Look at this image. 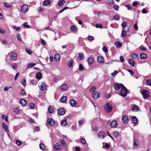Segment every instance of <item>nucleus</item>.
<instances>
[{
  "label": "nucleus",
  "mask_w": 151,
  "mask_h": 151,
  "mask_svg": "<svg viewBox=\"0 0 151 151\" xmlns=\"http://www.w3.org/2000/svg\"><path fill=\"white\" fill-rule=\"evenodd\" d=\"M127 90L124 86L122 88L119 93V95L123 97H125L127 95Z\"/></svg>",
  "instance_id": "1"
},
{
  "label": "nucleus",
  "mask_w": 151,
  "mask_h": 151,
  "mask_svg": "<svg viewBox=\"0 0 151 151\" xmlns=\"http://www.w3.org/2000/svg\"><path fill=\"white\" fill-rule=\"evenodd\" d=\"M104 108L106 113H109L112 110V106L110 104L107 103L105 104Z\"/></svg>",
  "instance_id": "2"
},
{
  "label": "nucleus",
  "mask_w": 151,
  "mask_h": 151,
  "mask_svg": "<svg viewBox=\"0 0 151 151\" xmlns=\"http://www.w3.org/2000/svg\"><path fill=\"white\" fill-rule=\"evenodd\" d=\"M47 122L51 126H54L55 125V120L51 118H49L47 119Z\"/></svg>",
  "instance_id": "3"
},
{
  "label": "nucleus",
  "mask_w": 151,
  "mask_h": 151,
  "mask_svg": "<svg viewBox=\"0 0 151 151\" xmlns=\"http://www.w3.org/2000/svg\"><path fill=\"white\" fill-rule=\"evenodd\" d=\"M142 94L144 99H147L149 97V93L147 90H144L143 91Z\"/></svg>",
  "instance_id": "4"
},
{
  "label": "nucleus",
  "mask_w": 151,
  "mask_h": 151,
  "mask_svg": "<svg viewBox=\"0 0 151 151\" xmlns=\"http://www.w3.org/2000/svg\"><path fill=\"white\" fill-rule=\"evenodd\" d=\"M114 88L116 90H119L120 88H122L124 86L122 83H114Z\"/></svg>",
  "instance_id": "5"
},
{
  "label": "nucleus",
  "mask_w": 151,
  "mask_h": 151,
  "mask_svg": "<svg viewBox=\"0 0 151 151\" xmlns=\"http://www.w3.org/2000/svg\"><path fill=\"white\" fill-rule=\"evenodd\" d=\"M28 9V6L26 5H23L21 6V12L23 13L26 12Z\"/></svg>",
  "instance_id": "6"
},
{
  "label": "nucleus",
  "mask_w": 151,
  "mask_h": 151,
  "mask_svg": "<svg viewBox=\"0 0 151 151\" xmlns=\"http://www.w3.org/2000/svg\"><path fill=\"white\" fill-rule=\"evenodd\" d=\"M117 121L115 120L112 121L110 123L111 126L112 128H116L117 127Z\"/></svg>",
  "instance_id": "7"
},
{
  "label": "nucleus",
  "mask_w": 151,
  "mask_h": 151,
  "mask_svg": "<svg viewBox=\"0 0 151 151\" xmlns=\"http://www.w3.org/2000/svg\"><path fill=\"white\" fill-rule=\"evenodd\" d=\"M58 113L61 115H63L65 112V109L63 108H61L59 109L58 110Z\"/></svg>",
  "instance_id": "8"
},
{
  "label": "nucleus",
  "mask_w": 151,
  "mask_h": 151,
  "mask_svg": "<svg viewBox=\"0 0 151 151\" xmlns=\"http://www.w3.org/2000/svg\"><path fill=\"white\" fill-rule=\"evenodd\" d=\"M68 88V85L65 84H64L61 86L60 87V89L62 91H66Z\"/></svg>",
  "instance_id": "9"
},
{
  "label": "nucleus",
  "mask_w": 151,
  "mask_h": 151,
  "mask_svg": "<svg viewBox=\"0 0 151 151\" xmlns=\"http://www.w3.org/2000/svg\"><path fill=\"white\" fill-rule=\"evenodd\" d=\"M93 97L95 99L98 98L100 96L99 93L97 92H94L92 94Z\"/></svg>",
  "instance_id": "10"
},
{
  "label": "nucleus",
  "mask_w": 151,
  "mask_h": 151,
  "mask_svg": "<svg viewBox=\"0 0 151 151\" xmlns=\"http://www.w3.org/2000/svg\"><path fill=\"white\" fill-rule=\"evenodd\" d=\"M47 85L46 83H42L40 85V89L42 91L45 90L46 87Z\"/></svg>",
  "instance_id": "11"
},
{
  "label": "nucleus",
  "mask_w": 151,
  "mask_h": 151,
  "mask_svg": "<svg viewBox=\"0 0 151 151\" xmlns=\"http://www.w3.org/2000/svg\"><path fill=\"white\" fill-rule=\"evenodd\" d=\"M2 126L5 131L7 133L9 132V130L8 127L6 125L5 123H3L2 124Z\"/></svg>",
  "instance_id": "12"
},
{
  "label": "nucleus",
  "mask_w": 151,
  "mask_h": 151,
  "mask_svg": "<svg viewBox=\"0 0 151 151\" xmlns=\"http://www.w3.org/2000/svg\"><path fill=\"white\" fill-rule=\"evenodd\" d=\"M17 57V53L15 52H13L12 53L11 55L10 56V58L12 60H15L16 59Z\"/></svg>",
  "instance_id": "13"
},
{
  "label": "nucleus",
  "mask_w": 151,
  "mask_h": 151,
  "mask_svg": "<svg viewBox=\"0 0 151 151\" xmlns=\"http://www.w3.org/2000/svg\"><path fill=\"white\" fill-rule=\"evenodd\" d=\"M122 120L125 123H127L129 121L128 117L127 115H124L122 117Z\"/></svg>",
  "instance_id": "14"
},
{
  "label": "nucleus",
  "mask_w": 151,
  "mask_h": 151,
  "mask_svg": "<svg viewBox=\"0 0 151 151\" xmlns=\"http://www.w3.org/2000/svg\"><path fill=\"white\" fill-rule=\"evenodd\" d=\"M139 107L136 105H133L132 107V110L133 111L137 112L139 111Z\"/></svg>",
  "instance_id": "15"
},
{
  "label": "nucleus",
  "mask_w": 151,
  "mask_h": 151,
  "mask_svg": "<svg viewBox=\"0 0 151 151\" xmlns=\"http://www.w3.org/2000/svg\"><path fill=\"white\" fill-rule=\"evenodd\" d=\"M105 133L103 131H101L99 132L98 135L100 138L104 139L105 136Z\"/></svg>",
  "instance_id": "16"
},
{
  "label": "nucleus",
  "mask_w": 151,
  "mask_h": 151,
  "mask_svg": "<svg viewBox=\"0 0 151 151\" xmlns=\"http://www.w3.org/2000/svg\"><path fill=\"white\" fill-rule=\"evenodd\" d=\"M70 104L71 106H75L77 104V101L74 99H71L70 100Z\"/></svg>",
  "instance_id": "17"
},
{
  "label": "nucleus",
  "mask_w": 151,
  "mask_h": 151,
  "mask_svg": "<svg viewBox=\"0 0 151 151\" xmlns=\"http://www.w3.org/2000/svg\"><path fill=\"white\" fill-rule=\"evenodd\" d=\"M51 3L50 0H45L43 2L42 4L44 6H48L50 5Z\"/></svg>",
  "instance_id": "18"
},
{
  "label": "nucleus",
  "mask_w": 151,
  "mask_h": 151,
  "mask_svg": "<svg viewBox=\"0 0 151 151\" xmlns=\"http://www.w3.org/2000/svg\"><path fill=\"white\" fill-rule=\"evenodd\" d=\"M87 61L89 65H92L94 63V59L91 57L88 58L87 59Z\"/></svg>",
  "instance_id": "19"
},
{
  "label": "nucleus",
  "mask_w": 151,
  "mask_h": 151,
  "mask_svg": "<svg viewBox=\"0 0 151 151\" xmlns=\"http://www.w3.org/2000/svg\"><path fill=\"white\" fill-rule=\"evenodd\" d=\"M131 57L134 59L138 60L139 58L138 55L135 53H133L131 54Z\"/></svg>",
  "instance_id": "20"
},
{
  "label": "nucleus",
  "mask_w": 151,
  "mask_h": 151,
  "mask_svg": "<svg viewBox=\"0 0 151 151\" xmlns=\"http://www.w3.org/2000/svg\"><path fill=\"white\" fill-rule=\"evenodd\" d=\"M20 103L22 106L25 105L27 103V101L23 99H21L20 100Z\"/></svg>",
  "instance_id": "21"
},
{
  "label": "nucleus",
  "mask_w": 151,
  "mask_h": 151,
  "mask_svg": "<svg viewBox=\"0 0 151 151\" xmlns=\"http://www.w3.org/2000/svg\"><path fill=\"white\" fill-rule=\"evenodd\" d=\"M60 57L59 55L58 54H55L54 55V59L57 61H58L60 59Z\"/></svg>",
  "instance_id": "22"
},
{
  "label": "nucleus",
  "mask_w": 151,
  "mask_h": 151,
  "mask_svg": "<svg viewBox=\"0 0 151 151\" xmlns=\"http://www.w3.org/2000/svg\"><path fill=\"white\" fill-rule=\"evenodd\" d=\"M97 60L98 62L102 63L104 62V59L102 56H99L97 57Z\"/></svg>",
  "instance_id": "23"
},
{
  "label": "nucleus",
  "mask_w": 151,
  "mask_h": 151,
  "mask_svg": "<svg viewBox=\"0 0 151 151\" xmlns=\"http://www.w3.org/2000/svg\"><path fill=\"white\" fill-rule=\"evenodd\" d=\"M67 124V120L66 119H63L60 122L61 125L63 126H65Z\"/></svg>",
  "instance_id": "24"
},
{
  "label": "nucleus",
  "mask_w": 151,
  "mask_h": 151,
  "mask_svg": "<svg viewBox=\"0 0 151 151\" xmlns=\"http://www.w3.org/2000/svg\"><path fill=\"white\" fill-rule=\"evenodd\" d=\"M114 45H116V47L120 48L122 46V44L121 42L118 41L115 43Z\"/></svg>",
  "instance_id": "25"
},
{
  "label": "nucleus",
  "mask_w": 151,
  "mask_h": 151,
  "mask_svg": "<svg viewBox=\"0 0 151 151\" xmlns=\"http://www.w3.org/2000/svg\"><path fill=\"white\" fill-rule=\"evenodd\" d=\"M36 77L37 79L40 80L42 77V73L40 72L37 73L36 74Z\"/></svg>",
  "instance_id": "26"
},
{
  "label": "nucleus",
  "mask_w": 151,
  "mask_h": 151,
  "mask_svg": "<svg viewBox=\"0 0 151 151\" xmlns=\"http://www.w3.org/2000/svg\"><path fill=\"white\" fill-rule=\"evenodd\" d=\"M133 123L134 124H136L138 121V120L136 117L135 116H133L131 119Z\"/></svg>",
  "instance_id": "27"
},
{
  "label": "nucleus",
  "mask_w": 151,
  "mask_h": 151,
  "mask_svg": "<svg viewBox=\"0 0 151 151\" xmlns=\"http://www.w3.org/2000/svg\"><path fill=\"white\" fill-rule=\"evenodd\" d=\"M140 57L141 58L143 59L146 58L147 57V55L145 53H142L140 54Z\"/></svg>",
  "instance_id": "28"
},
{
  "label": "nucleus",
  "mask_w": 151,
  "mask_h": 151,
  "mask_svg": "<svg viewBox=\"0 0 151 151\" xmlns=\"http://www.w3.org/2000/svg\"><path fill=\"white\" fill-rule=\"evenodd\" d=\"M65 3V1L64 0H60L58 3V5L59 6H62Z\"/></svg>",
  "instance_id": "29"
},
{
  "label": "nucleus",
  "mask_w": 151,
  "mask_h": 151,
  "mask_svg": "<svg viewBox=\"0 0 151 151\" xmlns=\"http://www.w3.org/2000/svg\"><path fill=\"white\" fill-rule=\"evenodd\" d=\"M48 110L49 113H52L54 111V108L52 106H50L48 108Z\"/></svg>",
  "instance_id": "30"
},
{
  "label": "nucleus",
  "mask_w": 151,
  "mask_h": 151,
  "mask_svg": "<svg viewBox=\"0 0 151 151\" xmlns=\"http://www.w3.org/2000/svg\"><path fill=\"white\" fill-rule=\"evenodd\" d=\"M67 101V98L65 96L62 97L60 99V101L61 102L65 103Z\"/></svg>",
  "instance_id": "31"
},
{
  "label": "nucleus",
  "mask_w": 151,
  "mask_h": 151,
  "mask_svg": "<svg viewBox=\"0 0 151 151\" xmlns=\"http://www.w3.org/2000/svg\"><path fill=\"white\" fill-rule=\"evenodd\" d=\"M73 61L72 60H70L68 61L67 65L69 67H71L73 66Z\"/></svg>",
  "instance_id": "32"
},
{
  "label": "nucleus",
  "mask_w": 151,
  "mask_h": 151,
  "mask_svg": "<svg viewBox=\"0 0 151 151\" xmlns=\"http://www.w3.org/2000/svg\"><path fill=\"white\" fill-rule=\"evenodd\" d=\"M129 63L131 66H133L135 64V63L133 60L132 59H129L128 60Z\"/></svg>",
  "instance_id": "33"
},
{
  "label": "nucleus",
  "mask_w": 151,
  "mask_h": 151,
  "mask_svg": "<svg viewBox=\"0 0 151 151\" xmlns=\"http://www.w3.org/2000/svg\"><path fill=\"white\" fill-rule=\"evenodd\" d=\"M61 148L60 145L58 143H56L54 146V148L57 150H59Z\"/></svg>",
  "instance_id": "34"
},
{
  "label": "nucleus",
  "mask_w": 151,
  "mask_h": 151,
  "mask_svg": "<svg viewBox=\"0 0 151 151\" xmlns=\"http://www.w3.org/2000/svg\"><path fill=\"white\" fill-rule=\"evenodd\" d=\"M39 147L42 150H44L45 149V145L43 143H40Z\"/></svg>",
  "instance_id": "35"
},
{
  "label": "nucleus",
  "mask_w": 151,
  "mask_h": 151,
  "mask_svg": "<svg viewBox=\"0 0 151 151\" xmlns=\"http://www.w3.org/2000/svg\"><path fill=\"white\" fill-rule=\"evenodd\" d=\"M35 106V105L33 103H31L29 104L28 107L29 109H33Z\"/></svg>",
  "instance_id": "36"
},
{
  "label": "nucleus",
  "mask_w": 151,
  "mask_h": 151,
  "mask_svg": "<svg viewBox=\"0 0 151 151\" xmlns=\"http://www.w3.org/2000/svg\"><path fill=\"white\" fill-rule=\"evenodd\" d=\"M113 0H108L106 2V4L109 5H111L114 4Z\"/></svg>",
  "instance_id": "37"
},
{
  "label": "nucleus",
  "mask_w": 151,
  "mask_h": 151,
  "mask_svg": "<svg viewBox=\"0 0 151 151\" xmlns=\"http://www.w3.org/2000/svg\"><path fill=\"white\" fill-rule=\"evenodd\" d=\"M35 65L36 63H30L27 65L26 69L32 68Z\"/></svg>",
  "instance_id": "38"
},
{
  "label": "nucleus",
  "mask_w": 151,
  "mask_h": 151,
  "mask_svg": "<svg viewBox=\"0 0 151 151\" xmlns=\"http://www.w3.org/2000/svg\"><path fill=\"white\" fill-rule=\"evenodd\" d=\"M127 35V32L126 30L125 29H123L122 31L121 36L123 37H125Z\"/></svg>",
  "instance_id": "39"
},
{
  "label": "nucleus",
  "mask_w": 151,
  "mask_h": 151,
  "mask_svg": "<svg viewBox=\"0 0 151 151\" xmlns=\"http://www.w3.org/2000/svg\"><path fill=\"white\" fill-rule=\"evenodd\" d=\"M3 5L6 7L7 8H11L12 6V5L9 4L8 3L6 2H4L3 3Z\"/></svg>",
  "instance_id": "40"
},
{
  "label": "nucleus",
  "mask_w": 151,
  "mask_h": 151,
  "mask_svg": "<svg viewBox=\"0 0 151 151\" xmlns=\"http://www.w3.org/2000/svg\"><path fill=\"white\" fill-rule=\"evenodd\" d=\"M13 112L16 114H17L20 112L19 109L18 108H15L13 111Z\"/></svg>",
  "instance_id": "41"
},
{
  "label": "nucleus",
  "mask_w": 151,
  "mask_h": 151,
  "mask_svg": "<svg viewBox=\"0 0 151 151\" xmlns=\"http://www.w3.org/2000/svg\"><path fill=\"white\" fill-rule=\"evenodd\" d=\"M29 82L32 85H34V84H37V82L34 79L30 80V81Z\"/></svg>",
  "instance_id": "42"
},
{
  "label": "nucleus",
  "mask_w": 151,
  "mask_h": 151,
  "mask_svg": "<svg viewBox=\"0 0 151 151\" xmlns=\"http://www.w3.org/2000/svg\"><path fill=\"white\" fill-rule=\"evenodd\" d=\"M84 55L83 54H81L79 55L78 57V58L80 60H81L83 59L84 58Z\"/></svg>",
  "instance_id": "43"
},
{
  "label": "nucleus",
  "mask_w": 151,
  "mask_h": 151,
  "mask_svg": "<svg viewBox=\"0 0 151 151\" xmlns=\"http://www.w3.org/2000/svg\"><path fill=\"white\" fill-rule=\"evenodd\" d=\"M145 83L147 85L151 86V80H146Z\"/></svg>",
  "instance_id": "44"
},
{
  "label": "nucleus",
  "mask_w": 151,
  "mask_h": 151,
  "mask_svg": "<svg viewBox=\"0 0 151 151\" xmlns=\"http://www.w3.org/2000/svg\"><path fill=\"white\" fill-rule=\"evenodd\" d=\"M138 142V139H135L134 141V142H133V145L137 147L138 146V144H137Z\"/></svg>",
  "instance_id": "45"
},
{
  "label": "nucleus",
  "mask_w": 151,
  "mask_h": 151,
  "mask_svg": "<svg viewBox=\"0 0 151 151\" xmlns=\"http://www.w3.org/2000/svg\"><path fill=\"white\" fill-rule=\"evenodd\" d=\"M20 94L22 96H24L26 95V92L24 89H22L20 91Z\"/></svg>",
  "instance_id": "46"
},
{
  "label": "nucleus",
  "mask_w": 151,
  "mask_h": 151,
  "mask_svg": "<svg viewBox=\"0 0 151 151\" xmlns=\"http://www.w3.org/2000/svg\"><path fill=\"white\" fill-rule=\"evenodd\" d=\"M113 136L116 138H118L119 137V134L118 132H115L113 133Z\"/></svg>",
  "instance_id": "47"
},
{
  "label": "nucleus",
  "mask_w": 151,
  "mask_h": 151,
  "mask_svg": "<svg viewBox=\"0 0 151 151\" xmlns=\"http://www.w3.org/2000/svg\"><path fill=\"white\" fill-rule=\"evenodd\" d=\"M122 25L123 29H125L127 26V23L126 22H124L122 24Z\"/></svg>",
  "instance_id": "48"
},
{
  "label": "nucleus",
  "mask_w": 151,
  "mask_h": 151,
  "mask_svg": "<svg viewBox=\"0 0 151 151\" xmlns=\"http://www.w3.org/2000/svg\"><path fill=\"white\" fill-rule=\"evenodd\" d=\"M17 37L18 40L19 41H22V40L21 38V36L19 34H17Z\"/></svg>",
  "instance_id": "49"
},
{
  "label": "nucleus",
  "mask_w": 151,
  "mask_h": 151,
  "mask_svg": "<svg viewBox=\"0 0 151 151\" xmlns=\"http://www.w3.org/2000/svg\"><path fill=\"white\" fill-rule=\"evenodd\" d=\"M12 67L15 70L17 68V65L16 63H14L12 65Z\"/></svg>",
  "instance_id": "50"
},
{
  "label": "nucleus",
  "mask_w": 151,
  "mask_h": 151,
  "mask_svg": "<svg viewBox=\"0 0 151 151\" xmlns=\"http://www.w3.org/2000/svg\"><path fill=\"white\" fill-rule=\"evenodd\" d=\"M81 142L83 144H85L86 143V141L84 138H82L81 139Z\"/></svg>",
  "instance_id": "51"
},
{
  "label": "nucleus",
  "mask_w": 151,
  "mask_h": 151,
  "mask_svg": "<svg viewBox=\"0 0 151 151\" xmlns=\"http://www.w3.org/2000/svg\"><path fill=\"white\" fill-rule=\"evenodd\" d=\"M71 29L72 31H76L77 30V28L75 26L73 25L71 27Z\"/></svg>",
  "instance_id": "52"
},
{
  "label": "nucleus",
  "mask_w": 151,
  "mask_h": 151,
  "mask_svg": "<svg viewBox=\"0 0 151 151\" xmlns=\"http://www.w3.org/2000/svg\"><path fill=\"white\" fill-rule=\"evenodd\" d=\"M84 69V67L81 64H80L79 65V70H82Z\"/></svg>",
  "instance_id": "53"
},
{
  "label": "nucleus",
  "mask_w": 151,
  "mask_h": 151,
  "mask_svg": "<svg viewBox=\"0 0 151 151\" xmlns=\"http://www.w3.org/2000/svg\"><path fill=\"white\" fill-rule=\"evenodd\" d=\"M96 89V87L95 86H93L91 87V89H90V92L92 93L95 92L94 90H95Z\"/></svg>",
  "instance_id": "54"
},
{
  "label": "nucleus",
  "mask_w": 151,
  "mask_h": 151,
  "mask_svg": "<svg viewBox=\"0 0 151 151\" xmlns=\"http://www.w3.org/2000/svg\"><path fill=\"white\" fill-rule=\"evenodd\" d=\"M16 142L17 144L19 146L21 145L22 144L21 142L19 140H17Z\"/></svg>",
  "instance_id": "55"
},
{
  "label": "nucleus",
  "mask_w": 151,
  "mask_h": 151,
  "mask_svg": "<svg viewBox=\"0 0 151 151\" xmlns=\"http://www.w3.org/2000/svg\"><path fill=\"white\" fill-rule=\"evenodd\" d=\"M113 8L115 10L118 11L119 9V7L118 5H115L113 6Z\"/></svg>",
  "instance_id": "56"
},
{
  "label": "nucleus",
  "mask_w": 151,
  "mask_h": 151,
  "mask_svg": "<svg viewBox=\"0 0 151 151\" xmlns=\"http://www.w3.org/2000/svg\"><path fill=\"white\" fill-rule=\"evenodd\" d=\"M23 26L25 27L26 28H29L30 27V26L28 25V22H26L24 24H23Z\"/></svg>",
  "instance_id": "57"
},
{
  "label": "nucleus",
  "mask_w": 151,
  "mask_h": 151,
  "mask_svg": "<svg viewBox=\"0 0 151 151\" xmlns=\"http://www.w3.org/2000/svg\"><path fill=\"white\" fill-rule=\"evenodd\" d=\"M61 144L63 146H65L66 145V143L63 140H62L60 142Z\"/></svg>",
  "instance_id": "58"
},
{
  "label": "nucleus",
  "mask_w": 151,
  "mask_h": 151,
  "mask_svg": "<svg viewBox=\"0 0 151 151\" xmlns=\"http://www.w3.org/2000/svg\"><path fill=\"white\" fill-rule=\"evenodd\" d=\"M96 28H102V26L101 24H96Z\"/></svg>",
  "instance_id": "59"
},
{
  "label": "nucleus",
  "mask_w": 151,
  "mask_h": 151,
  "mask_svg": "<svg viewBox=\"0 0 151 151\" xmlns=\"http://www.w3.org/2000/svg\"><path fill=\"white\" fill-rule=\"evenodd\" d=\"M26 52L29 54L31 55L32 53V52L30 49H26Z\"/></svg>",
  "instance_id": "60"
},
{
  "label": "nucleus",
  "mask_w": 151,
  "mask_h": 151,
  "mask_svg": "<svg viewBox=\"0 0 151 151\" xmlns=\"http://www.w3.org/2000/svg\"><path fill=\"white\" fill-rule=\"evenodd\" d=\"M113 19L115 20H118L119 19V16L118 15H115L114 16Z\"/></svg>",
  "instance_id": "61"
},
{
  "label": "nucleus",
  "mask_w": 151,
  "mask_h": 151,
  "mask_svg": "<svg viewBox=\"0 0 151 151\" xmlns=\"http://www.w3.org/2000/svg\"><path fill=\"white\" fill-rule=\"evenodd\" d=\"M128 8V10H131L132 8V6L131 4H128L125 6Z\"/></svg>",
  "instance_id": "62"
},
{
  "label": "nucleus",
  "mask_w": 151,
  "mask_h": 151,
  "mask_svg": "<svg viewBox=\"0 0 151 151\" xmlns=\"http://www.w3.org/2000/svg\"><path fill=\"white\" fill-rule=\"evenodd\" d=\"M22 85L24 86H25L26 85V80L25 79H23L22 80Z\"/></svg>",
  "instance_id": "63"
},
{
  "label": "nucleus",
  "mask_w": 151,
  "mask_h": 151,
  "mask_svg": "<svg viewBox=\"0 0 151 151\" xmlns=\"http://www.w3.org/2000/svg\"><path fill=\"white\" fill-rule=\"evenodd\" d=\"M118 73V72L116 70H115L114 72L111 73V75L113 76H115V75H116Z\"/></svg>",
  "instance_id": "64"
}]
</instances>
